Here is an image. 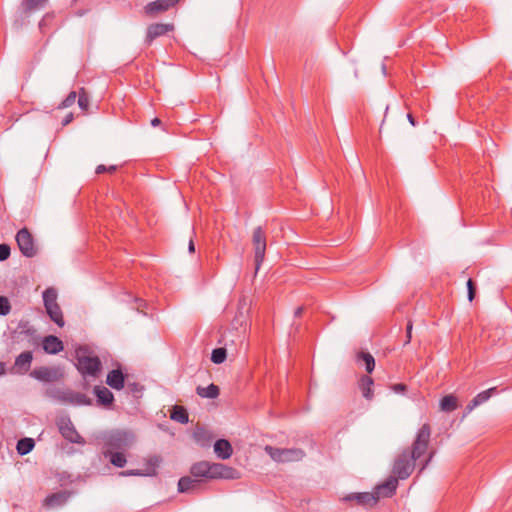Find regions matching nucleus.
I'll use <instances>...</instances> for the list:
<instances>
[{"label":"nucleus","instance_id":"nucleus-1","mask_svg":"<svg viewBox=\"0 0 512 512\" xmlns=\"http://www.w3.org/2000/svg\"><path fill=\"white\" fill-rule=\"evenodd\" d=\"M430 437V425L425 423L418 430L411 450L405 449L395 458L392 472L397 478L407 479L414 471L418 460L420 461V472L427 468L435 453L434 451L428 452Z\"/></svg>","mask_w":512,"mask_h":512},{"label":"nucleus","instance_id":"nucleus-2","mask_svg":"<svg viewBox=\"0 0 512 512\" xmlns=\"http://www.w3.org/2000/svg\"><path fill=\"white\" fill-rule=\"evenodd\" d=\"M190 474L197 479H239V472L230 466L222 463H213L209 461H199L190 468Z\"/></svg>","mask_w":512,"mask_h":512},{"label":"nucleus","instance_id":"nucleus-3","mask_svg":"<svg viewBox=\"0 0 512 512\" xmlns=\"http://www.w3.org/2000/svg\"><path fill=\"white\" fill-rule=\"evenodd\" d=\"M75 356L77 360L76 367L82 376L98 377L102 367L98 356L94 355L87 347L76 349Z\"/></svg>","mask_w":512,"mask_h":512},{"label":"nucleus","instance_id":"nucleus-4","mask_svg":"<svg viewBox=\"0 0 512 512\" xmlns=\"http://www.w3.org/2000/svg\"><path fill=\"white\" fill-rule=\"evenodd\" d=\"M57 296V290L49 287L43 292V302L50 319L59 327H63L65 322L62 310L57 303Z\"/></svg>","mask_w":512,"mask_h":512},{"label":"nucleus","instance_id":"nucleus-5","mask_svg":"<svg viewBox=\"0 0 512 512\" xmlns=\"http://www.w3.org/2000/svg\"><path fill=\"white\" fill-rule=\"evenodd\" d=\"M57 296V290L49 287L43 292V302L50 319L59 327H63L65 322L62 310L57 303Z\"/></svg>","mask_w":512,"mask_h":512},{"label":"nucleus","instance_id":"nucleus-6","mask_svg":"<svg viewBox=\"0 0 512 512\" xmlns=\"http://www.w3.org/2000/svg\"><path fill=\"white\" fill-rule=\"evenodd\" d=\"M48 395L63 404L74 406L91 405V399L85 394L70 389H53L48 392Z\"/></svg>","mask_w":512,"mask_h":512},{"label":"nucleus","instance_id":"nucleus-7","mask_svg":"<svg viewBox=\"0 0 512 512\" xmlns=\"http://www.w3.org/2000/svg\"><path fill=\"white\" fill-rule=\"evenodd\" d=\"M134 441L133 434L126 431H114L105 436L102 450L124 451Z\"/></svg>","mask_w":512,"mask_h":512},{"label":"nucleus","instance_id":"nucleus-8","mask_svg":"<svg viewBox=\"0 0 512 512\" xmlns=\"http://www.w3.org/2000/svg\"><path fill=\"white\" fill-rule=\"evenodd\" d=\"M264 450L274 461L279 463L300 461L305 457V452L300 448H277L267 445Z\"/></svg>","mask_w":512,"mask_h":512},{"label":"nucleus","instance_id":"nucleus-9","mask_svg":"<svg viewBox=\"0 0 512 512\" xmlns=\"http://www.w3.org/2000/svg\"><path fill=\"white\" fill-rule=\"evenodd\" d=\"M252 243L254 246L256 271H258L266 252V234L261 226L253 230Z\"/></svg>","mask_w":512,"mask_h":512},{"label":"nucleus","instance_id":"nucleus-10","mask_svg":"<svg viewBox=\"0 0 512 512\" xmlns=\"http://www.w3.org/2000/svg\"><path fill=\"white\" fill-rule=\"evenodd\" d=\"M16 242L21 253L26 257H34L37 254V248L33 236L27 228H22L16 234Z\"/></svg>","mask_w":512,"mask_h":512},{"label":"nucleus","instance_id":"nucleus-11","mask_svg":"<svg viewBox=\"0 0 512 512\" xmlns=\"http://www.w3.org/2000/svg\"><path fill=\"white\" fill-rule=\"evenodd\" d=\"M57 426L61 435L69 442L76 444H84V439L75 429L74 424L69 417H61L57 421Z\"/></svg>","mask_w":512,"mask_h":512},{"label":"nucleus","instance_id":"nucleus-12","mask_svg":"<svg viewBox=\"0 0 512 512\" xmlns=\"http://www.w3.org/2000/svg\"><path fill=\"white\" fill-rule=\"evenodd\" d=\"M179 2L180 0H155L144 7V12L149 17H156L175 7Z\"/></svg>","mask_w":512,"mask_h":512},{"label":"nucleus","instance_id":"nucleus-13","mask_svg":"<svg viewBox=\"0 0 512 512\" xmlns=\"http://www.w3.org/2000/svg\"><path fill=\"white\" fill-rule=\"evenodd\" d=\"M344 500L355 501L364 507H373L379 501V496H376L375 492L352 493L347 495Z\"/></svg>","mask_w":512,"mask_h":512},{"label":"nucleus","instance_id":"nucleus-14","mask_svg":"<svg viewBox=\"0 0 512 512\" xmlns=\"http://www.w3.org/2000/svg\"><path fill=\"white\" fill-rule=\"evenodd\" d=\"M33 360V354L31 351H24L19 354L12 367V373L23 375L30 370L31 363Z\"/></svg>","mask_w":512,"mask_h":512},{"label":"nucleus","instance_id":"nucleus-15","mask_svg":"<svg viewBox=\"0 0 512 512\" xmlns=\"http://www.w3.org/2000/svg\"><path fill=\"white\" fill-rule=\"evenodd\" d=\"M30 375L42 382H53L60 378L61 373L55 368L39 367L34 369Z\"/></svg>","mask_w":512,"mask_h":512},{"label":"nucleus","instance_id":"nucleus-16","mask_svg":"<svg viewBox=\"0 0 512 512\" xmlns=\"http://www.w3.org/2000/svg\"><path fill=\"white\" fill-rule=\"evenodd\" d=\"M174 26L172 24L154 23L148 26L146 32V42L151 44L156 38L167 34L172 31Z\"/></svg>","mask_w":512,"mask_h":512},{"label":"nucleus","instance_id":"nucleus-17","mask_svg":"<svg viewBox=\"0 0 512 512\" xmlns=\"http://www.w3.org/2000/svg\"><path fill=\"white\" fill-rule=\"evenodd\" d=\"M398 479L397 476H391L384 483L378 485L374 490L376 496H379V499L381 497H391L396 492Z\"/></svg>","mask_w":512,"mask_h":512},{"label":"nucleus","instance_id":"nucleus-18","mask_svg":"<svg viewBox=\"0 0 512 512\" xmlns=\"http://www.w3.org/2000/svg\"><path fill=\"white\" fill-rule=\"evenodd\" d=\"M42 346L48 354H57L64 349L62 341L53 335L46 336L43 339Z\"/></svg>","mask_w":512,"mask_h":512},{"label":"nucleus","instance_id":"nucleus-19","mask_svg":"<svg viewBox=\"0 0 512 512\" xmlns=\"http://www.w3.org/2000/svg\"><path fill=\"white\" fill-rule=\"evenodd\" d=\"M102 455L117 468H123L127 464V458L123 451L102 450Z\"/></svg>","mask_w":512,"mask_h":512},{"label":"nucleus","instance_id":"nucleus-20","mask_svg":"<svg viewBox=\"0 0 512 512\" xmlns=\"http://www.w3.org/2000/svg\"><path fill=\"white\" fill-rule=\"evenodd\" d=\"M497 392V388L496 387H492V388H489L485 391H482L480 392L479 394H477L471 401L470 403L466 406V410L468 413H470L471 411H473L477 406L485 403L486 401L489 400V398L494 395L495 393Z\"/></svg>","mask_w":512,"mask_h":512},{"label":"nucleus","instance_id":"nucleus-21","mask_svg":"<svg viewBox=\"0 0 512 512\" xmlns=\"http://www.w3.org/2000/svg\"><path fill=\"white\" fill-rule=\"evenodd\" d=\"M106 383L115 390H121L125 384V376L120 369H113L108 373Z\"/></svg>","mask_w":512,"mask_h":512},{"label":"nucleus","instance_id":"nucleus-22","mask_svg":"<svg viewBox=\"0 0 512 512\" xmlns=\"http://www.w3.org/2000/svg\"><path fill=\"white\" fill-rule=\"evenodd\" d=\"M214 452L218 458L226 460L232 456L233 449L228 440L219 439L214 444Z\"/></svg>","mask_w":512,"mask_h":512},{"label":"nucleus","instance_id":"nucleus-23","mask_svg":"<svg viewBox=\"0 0 512 512\" xmlns=\"http://www.w3.org/2000/svg\"><path fill=\"white\" fill-rule=\"evenodd\" d=\"M201 480L191 476H184L178 481V491L186 493L197 489Z\"/></svg>","mask_w":512,"mask_h":512},{"label":"nucleus","instance_id":"nucleus-24","mask_svg":"<svg viewBox=\"0 0 512 512\" xmlns=\"http://www.w3.org/2000/svg\"><path fill=\"white\" fill-rule=\"evenodd\" d=\"M47 1L48 0H23L20 5L21 12L25 17H27L32 12L44 7Z\"/></svg>","mask_w":512,"mask_h":512},{"label":"nucleus","instance_id":"nucleus-25","mask_svg":"<svg viewBox=\"0 0 512 512\" xmlns=\"http://www.w3.org/2000/svg\"><path fill=\"white\" fill-rule=\"evenodd\" d=\"M373 385V379L368 375H363L359 380V389L363 397L367 400H371L373 398Z\"/></svg>","mask_w":512,"mask_h":512},{"label":"nucleus","instance_id":"nucleus-26","mask_svg":"<svg viewBox=\"0 0 512 512\" xmlns=\"http://www.w3.org/2000/svg\"><path fill=\"white\" fill-rule=\"evenodd\" d=\"M94 393L97 397V401L102 405H110L114 400L112 392L104 386H96Z\"/></svg>","mask_w":512,"mask_h":512},{"label":"nucleus","instance_id":"nucleus-27","mask_svg":"<svg viewBox=\"0 0 512 512\" xmlns=\"http://www.w3.org/2000/svg\"><path fill=\"white\" fill-rule=\"evenodd\" d=\"M69 498L66 492H58L47 496L44 500V505L47 507H56L63 505Z\"/></svg>","mask_w":512,"mask_h":512},{"label":"nucleus","instance_id":"nucleus-28","mask_svg":"<svg viewBox=\"0 0 512 512\" xmlns=\"http://www.w3.org/2000/svg\"><path fill=\"white\" fill-rule=\"evenodd\" d=\"M193 438L202 447L209 446L212 441V435L204 428H197L193 433Z\"/></svg>","mask_w":512,"mask_h":512},{"label":"nucleus","instance_id":"nucleus-29","mask_svg":"<svg viewBox=\"0 0 512 512\" xmlns=\"http://www.w3.org/2000/svg\"><path fill=\"white\" fill-rule=\"evenodd\" d=\"M457 407H458V399L456 396H454L452 394L446 395L440 400V409L443 412H452V411L456 410Z\"/></svg>","mask_w":512,"mask_h":512},{"label":"nucleus","instance_id":"nucleus-30","mask_svg":"<svg viewBox=\"0 0 512 512\" xmlns=\"http://www.w3.org/2000/svg\"><path fill=\"white\" fill-rule=\"evenodd\" d=\"M196 392L202 398L214 399L219 395V387L213 383L207 387L198 386Z\"/></svg>","mask_w":512,"mask_h":512},{"label":"nucleus","instance_id":"nucleus-31","mask_svg":"<svg viewBox=\"0 0 512 512\" xmlns=\"http://www.w3.org/2000/svg\"><path fill=\"white\" fill-rule=\"evenodd\" d=\"M171 419L181 424H186L189 421V416L186 409L182 406H174L171 412Z\"/></svg>","mask_w":512,"mask_h":512},{"label":"nucleus","instance_id":"nucleus-32","mask_svg":"<svg viewBox=\"0 0 512 512\" xmlns=\"http://www.w3.org/2000/svg\"><path fill=\"white\" fill-rule=\"evenodd\" d=\"M360 360L364 362L367 373H372L375 368L374 357L368 352H359L357 354V361Z\"/></svg>","mask_w":512,"mask_h":512},{"label":"nucleus","instance_id":"nucleus-33","mask_svg":"<svg viewBox=\"0 0 512 512\" xmlns=\"http://www.w3.org/2000/svg\"><path fill=\"white\" fill-rule=\"evenodd\" d=\"M35 446L34 440L31 438H23L17 443V452L20 455H26L33 450Z\"/></svg>","mask_w":512,"mask_h":512},{"label":"nucleus","instance_id":"nucleus-34","mask_svg":"<svg viewBox=\"0 0 512 512\" xmlns=\"http://www.w3.org/2000/svg\"><path fill=\"white\" fill-rule=\"evenodd\" d=\"M226 359V349L225 348H216L212 351L211 361L215 364H221Z\"/></svg>","mask_w":512,"mask_h":512},{"label":"nucleus","instance_id":"nucleus-35","mask_svg":"<svg viewBox=\"0 0 512 512\" xmlns=\"http://www.w3.org/2000/svg\"><path fill=\"white\" fill-rule=\"evenodd\" d=\"M78 105L83 111H87L89 107V96L84 88H81L78 93Z\"/></svg>","mask_w":512,"mask_h":512},{"label":"nucleus","instance_id":"nucleus-36","mask_svg":"<svg viewBox=\"0 0 512 512\" xmlns=\"http://www.w3.org/2000/svg\"><path fill=\"white\" fill-rule=\"evenodd\" d=\"M77 93L75 91H71L67 97L60 103L59 105V109H65V108H68L70 106H72L75 101H76V98H77Z\"/></svg>","mask_w":512,"mask_h":512},{"label":"nucleus","instance_id":"nucleus-37","mask_svg":"<svg viewBox=\"0 0 512 512\" xmlns=\"http://www.w3.org/2000/svg\"><path fill=\"white\" fill-rule=\"evenodd\" d=\"M10 309L11 306L9 300L4 296H0V315H7L10 312Z\"/></svg>","mask_w":512,"mask_h":512},{"label":"nucleus","instance_id":"nucleus-38","mask_svg":"<svg viewBox=\"0 0 512 512\" xmlns=\"http://www.w3.org/2000/svg\"><path fill=\"white\" fill-rule=\"evenodd\" d=\"M148 463L150 466H152L151 470L146 472L145 474L146 475H156V467L159 465L160 463V458L158 456H153V457H150L149 460H148Z\"/></svg>","mask_w":512,"mask_h":512},{"label":"nucleus","instance_id":"nucleus-39","mask_svg":"<svg viewBox=\"0 0 512 512\" xmlns=\"http://www.w3.org/2000/svg\"><path fill=\"white\" fill-rule=\"evenodd\" d=\"M116 170H117L116 165L105 166V165L101 164L96 167L95 172H96V174H102L104 172H108V173L112 174Z\"/></svg>","mask_w":512,"mask_h":512},{"label":"nucleus","instance_id":"nucleus-40","mask_svg":"<svg viewBox=\"0 0 512 512\" xmlns=\"http://www.w3.org/2000/svg\"><path fill=\"white\" fill-rule=\"evenodd\" d=\"M10 247L7 244H0V261H5L10 256Z\"/></svg>","mask_w":512,"mask_h":512},{"label":"nucleus","instance_id":"nucleus-41","mask_svg":"<svg viewBox=\"0 0 512 512\" xmlns=\"http://www.w3.org/2000/svg\"><path fill=\"white\" fill-rule=\"evenodd\" d=\"M467 289H468V299H469V301H472L475 296V286H474V282L472 281V279H469L467 281Z\"/></svg>","mask_w":512,"mask_h":512},{"label":"nucleus","instance_id":"nucleus-42","mask_svg":"<svg viewBox=\"0 0 512 512\" xmlns=\"http://www.w3.org/2000/svg\"><path fill=\"white\" fill-rule=\"evenodd\" d=\"M146 475L144 472H142L141 470H126V471H122L120 472V476H144Z\"/></svg>","mask_w":512,"mask_h":512},{"label":"nucleus","instance_id":"nucleus-43","mask_svg":"<svg viewBox=\"0 0 512 512\" xmlns=\"http://www.w3.org/2000/svg\"><path fill=\"white\" fill-rule=\"evenodd\" d=\"M412 329H413V324H412V321H408L407 323V326H406V341H405V345L409 344L411 342V339H412Z\"/></svg>","mask_w":512,"mask_h":512},{"label":"nucleus","instance_id":"nucleus-44","mask_svg":"<svg viewBox=\"0 0 512 512\" xmlns=\"http://www.w3.org/2000/svg\"><path fill=\"white\" fill-rule=\"evenodd\" d=\"M391 389L395 392V393H404L407 389L406 385L405 384H402V383H398V384H394L391 386Z\"/></svg>","mask_w":512,"mask_h":512},{"label":"nucleus","instance_id":"nucleus-45","mask_svg":"<svg viewBox=\"0 0 512 512\" xmlns=\"http://www.w3.org/2000/svg\"><path fill=\"white\" fill-rule=\"evenodd\" d=\"M127 387H128V389H129L131 392H134V393H136V392H141V390H142V386H141L140 384H138V383H135V382H133V383H128V384H127Z\"/></svg>","mask_w":512,"mask_h":512},{"label":"nucleus","instance_id":"nucleus-46","mask_svg":"<svg viewBox=\"0 0 512 512\" xmlns=\"http://www.w3.org/2000/svg\"><path fill=\"white\" fill-rule=\"evenodd\" d=\"M72 120H73V114H72V113H69V114H68V115H66V117L63 119L62 125H63V126H66V125H68Z\"/></svg>","mask_w":512,"mask_h":512},{"label":"nucleus","instance_id":"nucleus-47","mask_svg":"<svg viewBox=\"0 0 512 512\" xmlns=\"http://www.w3.org/2000/svg\"><path fill=\"white\" fill-rule=\"evenodd\" d=\"M407 119H408V121L410 122V124L412 126H416L417 125V122H416L414 116L411 113L407 114Z\"/></svg>","mask_w":512,"mask_h":512},{"label":"nucleus","instance_id":"nucleus-48","mask_svg":"<svg viewBox=\"0 0 512 512\" xmlns=\"http://www.w3.org/2000/svg\"><path fill=\"white\" fill-rule=\"evenodd\" d=\"M188 250L190 253H193L195 251V245L192 239L189 241Z\"/></svg>","mask_w":512,"mask_h":512},{"label":"nucleus","instance_id":"nucleus-49","mask_svg":"<svg viewBox=\"0 0 512 512\" xmlns=\"http://www.w3.org/2000/svg\"><path fill=\"white\" fill-rule=\"evenodd\" d=\"M160 124H161V120H160L159 118H154V119H152V121H151V125H152L153 127L159 126Z\"/></svg>","mask_w":512,"mask_h":512},{"label":"nucleus","instance_id":"nucleus-50","mask_svg":"<svg viewBox=\"0 0 512 512\" xmlns=\"http://www.w3.org/2000/svg\"><path fill=\"white\" fill-rule=\"evenodd\" d=\"M303 309H304L303 307H298V308L295 310V312H294L295 316H296V317H300V316L302 315V313H303Z\"/></svg>","mask_w":512,"mask_h":512},{"label":"nucleus","instance_id":"nucleus-51","mask_svg":"<svg viewBox=\"0 0 512 512\" xmlns=\"http://www.w3.org/2000/svg\"><path fill=\"white\" fill-rule=\"evenodd\" d=\"M5 371H6L5 363L0 362V376L5 374Z\"/></svg>","mask_w":512,"mask_h":512},{"label":"nucleus","instance_id":"nucleus-52","mask_svg":"<svg viewBox=\"0 0 512 512\" xmlns=\"http://www.w3.org/2000/svg\"><path fill=\"white\" fill-rule=\"evenodd\" d=\"M48 16H45L39 23V27L40 29L42 30L43 29V26H44V23L46 22Z\"/></svg>","mask_w":512,"mask_h":512}]
</instances>
